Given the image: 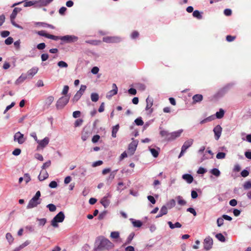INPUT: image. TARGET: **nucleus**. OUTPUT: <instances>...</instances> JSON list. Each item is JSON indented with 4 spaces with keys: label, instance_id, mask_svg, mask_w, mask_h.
I'll use <instances>...</instances> for the list:
<instances>
[{
    "label": "nucleus",
    "instance_id": "nucleus-54",
    "mask_svg": "<svg viewBox=\"0 0 251 251\" xmlns=\"http://www.w3.org/2000/svg\"><path fill=\"white\" fill-rule=\"evenodd\" d=\"M83 123V120L81 119H78L76 120V121L75 123V127H77L82 125Z\"/></svg>",
    "mask_w": 251,
    "mask_h": 251
},
{
    "label": "nucleus",
    "instance_id": "nucleus-5",
    "mask_svg": "<svg viewBox=\"0 0 251 251\" xmlns=\"http://www.w3.org/2000/svg\"><path fill=\"white\" fill-rule=\"evenodd\" d=\"M14 141L17 142L19 144H22L25 141V138L23 134L18 131L14 136Z\"/></svg>",
    "mask_w": 251,
    "mask_h": 251
},
{
    "label": "nucleus",
    "instance_id": "nucleus-1",
    "mask_svg": "<svg viewBox=\"0 0 251 251\" xmlns=\"http://www.w3.org/2000/svg\"><path fill=\"white\" fill-rule=\"evenodd\" d=\"M100 241L98 246L97 249L100 251L109 250L114 247V244L109 240L103 237L99 238Z\"/></svg>",
    "mask_w": 251,
    "mask_h": 251
},
{
    "label": "nucleus",
    "instance_id": "nucleus-52",
    "mask_svg": "<svg viewBox=\"0 0 251 251\" xmlns=\"http://www.w3.org/2000/svg\"><path fill=\"white\" fill-rule=\"evenodd\" d=\"M244 188L245 189H249L251 188V182L250 181H248L245 182L244 184Z\"/></svg>",
    "mask_w": 251,
    "mask_h": 251
},
{
    "label": "nucleus",
    "instance_id": "nucleus-53",
    "mask_svg": "<svg viewBox=\"0 0 251 251\" xmlns=\"http://www.w3.org/2000/svg\"><path fill=\"white\" fill-rule=\"evenodd\" d=\"M224 219L223 217L219 218L217 220V223L218 226H221L224 224Z\"/></svg>",
    "mask_w": 251,
    "mask_h": 251
},
{
    "label": "nucleus",
    "instance_id": "nucleus-36",
    "mask_svg": "<svg viewBox=\"0 0 251 251\" xmlns=\"http://www.w3.org/2000/svg\"><path fill=\"white\" fill-rule=\"evenodd\" d=\"M132 224L134 227H140L142 225V223L139 220H135L132 221Z\"/></svg>",
    "mask_w": 251,
    "mask_h": 251
},
{
    "label": "nucleus",
    "instance_id": "nucleus-55",
    "mask_svg": "<svg viewBox=\"0 0 251 251\" xmlns=\"http://www.w3.org/2000/svg\"><path fill=\"white\" fill-rule=\"evenodd\" d=\"M21 153V149L17 148V149H15L13 151L12 154L14 155H15V156H17V155H20Z\"/></svg>",
    "mask_w": 251,
    "mask_h": 251
},
{
    "label": "nucleus",
    "instance_id": "nucleus-31",
    "mask_svg": "<svg viewBox=\"0 0 251 251\" xmlns=\"http://www.w3.org/2000/svg\"><path fill=\"white\" fill-rule=\"evenodd\" d=\"M175 205H176V201L174 199L171 200L167 203V206L170 209L174 207L175 206Z\"/></svg>",
    "mask_w": 251,
    "mask_h": 251
},
{
    "label": "nucleus",
    "instance_id": "nucleus-14",
    "mask_svg": "<svg viewBox=\"0 0 251 251\" xmlns=\"http://www.w3.org/2000/svg\"><path fill=\"white\" fill-rule=\"evenodd\" d=\"M222 131V128L220 125L216 126L213 129V131L215 134V138L216 140H218L221 136Z\"/></svg>",
    "mask_w": 251,
    "mask_h": 251
},
{
    "label": "nucleus",
    "instance_id": "nucleus-15",
    "mask_svg": "<svg viewBox=\"0 0 251 251\" xmlns=\"http://www.w3.org/2000/svg\"><path fill=\"white\" fill-rule=\"evenodd\" d=\"M118 92V88L116 85V84L113 83L112 84V90L109 91L106 96L107 98H111L114 95H115L117 94Z\"/></svg>",
    "mask_w": 251,
    "mask_h": 251
},
{
    "label": "nucleus",
    "instance_id": "nucleus-16",
    "mask_svg": "<svg viewBox=\"0 0 251 251\" xmlns=\"http://www.w3.org/2000/svg\"><path fill=\"white\" fill-rule=\"evenodd\" d=\"M193 141V140L192 139L186 141L182 146L181 149L186 151L187 149L192 145Z\"/></svg>",
    "mask_w": 251,
    "mask_h": 251
},
{
    "label": "nucleus",
    "instance_id": "nucleus-47",
    "mask_svg": "<svg viewBox=\"0 0 251 251\" xmlns=\"http://www.w3.org/2000/svg\"><path fill=\"white\" fill-rule=\"evenodd\" d=\"M30 244V242L29 241H26L24 243H23L22 244H21V245H20L18 248V249H20V250H22V249L24 248L26 246H27V245H28L29 244Z\"/></svg>",
    "mask_w": 251,
    "mask_h": 251
},
{
    "label": "nucleus",
    "instance_id": "nucleus-49",
    "mask_svg": "<svg viewBox=\"0 0 251 251\" xmlns=\"http://www.w3.org/2000/svg\"><path fill=\"white\" fill-rule=\"evenodd\" d=\"M160 212L163 215H166L168 213V209H167V208L166 206H163L161 209H160Z\"/></svg>",
    "mask_w": 251,
    "mask_h": 251
},
{
    "label": "nucleus",
    "instance_id": "nucleus-8",
    "mask_svg": "<svg viewBox=\"0 0 251 251\" xmlns=\"http://www.w3.org/2000/svg\"><path fill=\"white\" fill-rule=\"evenodd\" d=\"M138 141L137 140H133L132 141L131 143H130L128 146V152L130 154V155H132L134 154L137 145H138Z\"/></svg>",
    "mask_w": 251,
    "mask_h": 251
},
{
    "label": "nucleus",
    "instance_id": "nucleus-45",
    "mask_svg": "<svg viewBox=\"0 0 251 251\" xmlns=\"http://www.w3.org/2000/svg\"><path fill=\"white\" fill-rule=\"evenodd\" d=\"M111 238L114 239H117L119 237V233L117 231H113L110 234Z\"/></svg>",
    "mask_w": 251,
    "mask_h": 251
},
{
    "label": "nucleus",
    "instance_id": "nucleus-24",
    "mask_svg": "<svg viewBox=\"0 0 251 251\" xmlns=\"http://www.w3.org/2000/svg\"><path fill=\"white\" fill-rule=\"evenodd\" d=\"M22 9L21 8L19 7H15L12 14L10 15V18H12V19H15L17 13L21 11Z\"/></svg>",
    "mask_w": 251,
    "mask_h": 251
},
{
    "label": "nucleus",
    "instance_id": "nucleus-23",
    "mask_svg": "<svg viewBox=\"0 0 251 251\" xmlns=\"http://www.w3.org/2000/svg\"><path fill=\"white\" fill-rule=\"evenodd\" d=\"M170 134L168 131L165 130H161L160 131V135L162 137H166V139L169 141V138H170Z\"/></svg>",
    "mask_w": 251,
    "mask_h": 251
},
{
    "label": "nucleus",
    "instance_id": "nucleus-34",
    "mask_svg": "<svg viewBox=\"0 0 251 251\" xmlns=\"http://www.w3.org/2000/svg\"><path fill=\"white\" fill-rule=\"evenodd\" d=\"M211 173L215 176H219L220 175V171L216 168L213 169L211 170Z\"/></svg>",
    "mask_w": 251,
    "mask_h": 251
},
{
    "label": "nucleus",
    "instance_id": "nucleus-46",
    "mask_svg": "<svg viewBox=\"0 0 251 251\" xmlns=\"http://www.w3.org/2000/svg\"><path fill=\"white\" fill-rule=\"evenodd\" d=\"M13 42V39L11 37H8L4 41L6 45H11Z\"/></svg>",
    "mask_w": 251,
    "mask_h": 251
},
{
    "label": "nucleus",
    "instance_id": "nucleus-44",
    "mask_svg": "<svg viewBox=\"0 0 251 251\" xmlns=\"http://www.w3.org/2000/svg\"><path fill=\"white\" fill-rule=\"evenodd\" d=\"M57 65L60 68H67L68 67L67 63L63 61H59Z\"/></svg>",
    "mask_w": 251,
    "mask_h": 251
},
{
    "label": "nucleus",
    "instance_id": "nucleus-22",
    "mask_svg": "<svg viewBox=\"0 0 251 251\" xmlns=\"http://www.w3.org/2000/svg\"><path fill=\"white\" fill-rule=\"evenodd\" d=\"M100 202L101 204L104 207H106L110 203V201L108 199V197H104L101 200Z\"/></svg>",
    "mask_w": 251,
    "mask_h": 251
},
{
    "label": "nucleus",
    "instance_id": "nucleus-17",
    "mask_svg": "<svg viewBox=\"0 0 251 251\" xmlns=\"http://www.w3.org/2000/svg\"><path fill=\"white\" fill-rule=\"evenodd\" d=\"M48 177L49 174L46 171H41L38 176V179L40 181H43Z\"/></svg>",
    "mask_w": 251,
    "mask_h": 251
},
{
    "label": "nucleus",
    "instance_id": "nucleus-48",
    "mask_svg": "<svg viewBox=\"0 0 251 251\" xmlns=\"http://www.w3.org/2000/svg\"><path fill=\"white\" fill-rule=\"evenodd\" d=\"M69 89V86L68 85H65L62 91V94L64 96H67L66 94L68 93Z\"/></svg>",
    "mask_w": 251,
    "mask_h": 251
},
{
    "label": "nucleus",
    "instance_id": "nucleus-25",
    "mask_svg": "<svg viewBox=\"0 0 251 251\" xmlns=\"http://www.w3.org/2000/svg\"><path fill=\"white\" fill-rule=\"evenodd\" d=\"M119 128V125H117L113 127L112 131V136L114 138L116 137V134Z\"/></svg>",
    "mask_w": 251,
    "mask_h": 251
},
{
    "label": "nucleus",
    "instance_id": "nucleus-35",
    "mask_svg": "<svg viewBox=\"0 0 251 251\" xmlns=\"http://www.w3.org/2000/svg\"><path fill=\"white\" fill-rule=\"evenodd\" d=\"M150 151L154 157H157L158 156V151L156 149L151 148L150 149Z\"/></svg>",
    "mask_w": 251,
    "mask_h": 251
},
{
    "label": "nucleus",
    "instance_id": "nucleus-2",
    "mask_svg": "<svg viewBox=\"0 0 251 251\" xmlns=\"http://www.w3.org/2000/svg\"><path fill=\"white\" fill-rule=\"evenodd\" d=\"M65 219L64 213L62 211L59 212L51 220V225L54 227L58 226L57 223L62 222Z\"/></svg>",
    "mask_w": 251,
    "mask_h": 251
},
{
    "label": "nucleus",
    "instance_id": "nucleus-27",
    "mask_svg": "<svg viewBox=\"0 0 251 251\" xmlns=\"http://www.w3.org/2000/svg\"><path fill=\"white\" fill-rule=\"evenodd\" d=\"M225 111L223 109H220L219 111L217 112L216 113V116L217 118L221 119L224 116Z\"/></svg>",
    "mask_w": 251,
    "mask_h": 251
},
{
    "label": "nucleus",
    "instance_id": "nucleus-30",
    "mask_svg": "<svg viewBox=\"0 0 251 251\" xmlns=\"http://www.w3.org/2000/svg\"><path fill=\"white\" fill-rule=\"evenodd\" d=\"M193 16L197 18L198 19H201L202 18V15L201 14L200 12L198 10H195L193 13Z\"/></svg>",
    "mask_w": 251,
    "mask_h": 251
},
{
    "label": "nucleus",
    "instance_id": "nucleus-3",
    "mask_svg": "<svg viewBox=\"0 0 251 251\" xmlns=\"http://www.w3.org/2000/svg\"><path fill=\"white\" fill-rule=\"evenodd\" d=\"M70 97L69 96H64L59 98L56 103L57 109L63 108L69 102Z\"/></svg>",
    "mask_w": 251,
    "mask_h": 251
},
{
    "label": "nucleus",
    "instance_id": "nucleus-19",
    "mask_svg": "<svg viewBox=\"0 0 251 251\" xmlns=\"http://www.w3.org/2000/svg\"><path fill=\"white\" fill-rule=\"evenodd\" d=\"M182 178L185 180L188 183H191L193 180V177L190 174H184L182 176Z\"/></svg>",
    "mask_w": 251,
    "mask_h": 251
},
{
    "label": "nucleus",
    "instance_id": "nucleus-4",
    "mask_svg": "<svg viewBox=\"0 0 251 251\" xmlns=\"http://www.w3.org/2000/svg\"><path fill=\"white\" fill-rule=\"evenodd\" d=\"M60 40L65 43H74L77 41L78 37L75 35H65L60 37Z\"/></svg>",
    "mask_w": 251,
    "mask_h": 251
},
{
    "label": "nucleus",
    "instance_id": "nucleus-43",
    "mask_svg": "<svg viewBox=\"0 0 251 251\" xmlns=\"http://www.w3.org/2000/svg\"><path fill=\"white\" fill-rule=\"evenodd\" d=\"M226 153L223 152H218L216 155V158L219 159H224L226 157Z\"/></svg>",
    "mask_w": 251,
    "mask_h": 251
},
{
    "label": "nucleus",
    "instance_id": "nucleus-9",
    "mask_svg": "<svg viewBox=\"0 0 251 251\" xmlns=\"http://www.w3.org/2000/svg\"><path fill=\"white\" fill-rule=\"evenodd\" d=\"M120 41V39L117 37L106 36L103 38V41L107 43H117Z\"/></svg>",
    "mask_w": 251,
    "mask_h": 251
},
{
    "label": "nucleus",
    "instance_id": "nucleus-33",
    "mask_svg": "<svg viewBox=\"0 0 251 251\" xmlns=\"http://www.w3.org/2000/svg\"><path fill=\"white\" fill-rule=\"evenodd\" d=\"M86 88L87 87L86 85H81L80 86V89L77 92V93L80 95L81 96H82L83 94L85 91L86 90Z\"/></svg>",
    "mask_w": 251,
    "mask_h": 251
},
{
    "label": "nucleus",
    "instance_id": "nucleus-10",
    "mask_svg": "<svg viewBox=\"0 0 251 251\" xmlns=\"http://www.w3.org/2000/svg\"><path fill=\"white\" fill-rule=\"evenodd\" d=\"M146 110L149 111V114H151L153 111V109L151 108L153 105V99L148 97L146 99Z\"/></svg>",
    "mask_w": 251,
    "mask_h": 251
},
{
    "label": "nucleus",
    "instance_id": "nucleus-20",
    "mask_svg": "<svg viewBox=\"0 0 251 251\" xmlns=\"http://www.w3.org/2000/svg\"><path fill=\"white\" fill-rule=\"evenodd\" d=\"M54 97L53 96H49L45 101V105L47 106V108L49 107V106L51 105L52 102L54 100Z\"/></svg>",
    "mask_w": 251,
    "mask_h": 251
},
{
    "label": "nucleus",
    "instance_id": "nucleus-21",
    "mask_svg": "<svg viewBox=\"0 0 251 251\" xmlns=\"http://www.w3.org/2000/svg\"><path fill=\"white\" fill-rule=\"evenodd\" d=\"M38 71V68L37 67H34L32 69H30L27 72V76L32 77L34 76L35 74H37V72Z\"/></svg>",
    "mask_w": 251,
    "mask_h": 251
},
{
    "label": "nucleus",
    "instance_id": "nucleus-41",
    "mask_svg": "<svg viewBox=\"0 0 251 251\" xmlns=\"http://www.w3.org/2000/svg\"><path fill=\"white\" fill-rule=\"evenodd\" d=\"M134 122L136 125L137 126H142L144 124V122L141 117L135 119Z\"/></svg>",
    "mask_w": 251,
    "mask_h": 251
},
{
    "label": "nucleus",
    "instance_id": "nucleus-57",
    "mask_svg": "<svg viewBox=\"0 0 251 251\" xmlns=\"http://www.w3.org/2000/svg\"><path fill=\"white\" fill-rule=\"evenodd\" d=\"M236 38L235 36H233L231 35H227L226 37V40L227 42H232L235 40Z\"/></svg>",
    "mask_w": 251,
    "mask_h": 251
},
{
    "label": "nucleus",
    "instance_id": "nucleus-32",
    "mask_svg": "<svg viewBox=\"0 0 251 251\" xmlns=\"http://www.w3.org/2000/svg\"><path fill=\"white\" fill-rule=\"evenodd\" d=\"M178 204L180 205H184L186 204V202L185 200L182 199V197L180 196L177 197Z\"/></svg>",
    "mask_w": 251,
    "mask_h": 251
},
{
    "label": "nucleus",
    "instance_id": "nucleus-29",
    "mask_svg": "<svg viewBox=\"0 0 251 251\" xmlns=\"http://www.w3.org/2000/svg\"><path fill=\"white\" fill-rule=\"evenodd\" d=\"M6 238L10 244H12L13 242L14 238L11 233H6Z\"/></svg>",
    "mask_w": 251,
    "mask_h": 251
},
{
    "label": "nucleus",
    "instance_id": "nucleus-56",
    "mask_svg": "<svg viewBox=\"0 0 251 251\" xmlns=\"http://www.w3.org/2000/svg\"><path fill=\"white\" fill-rule=\"evenodd\" d=\"M35 4V2L33 1H26L24 3L25 7L30 6Z\"/></svg>",
    "mask_w": 251,
    "mask_h": 251
},
{
    "label": "nucleus",
    "instance_id": "nucleus-50",
    "mask_svg": "<svg viewBox=\"0 0 251 251\" xmlns=\"http://www.w3.org/2000/svg\"><path fill=\"white\" fill-rule=\"evenodd\" d=\"M51 165V161L50 160L48 161L47 162L44 163L42 166V169L43 170L49 167Z\"/></svg>",
    "mask_w": 251,
    "mask_h": 251
},
{
    "label": "nucleus",
    "instance_id": "nucleus-40",
    "mask_svg": "<svg viewBox=\"0 0 251 251\" xmlns=\"http://www.w3.org/2000/svg\"><path fill=\"white\" fill-rule=\"evenodd\" d=\"M47 207L49 209V210L50 212H54L56 209V206L53 204H49L48 205H47Z\"/></svg>",
    "mask_w": 251,
    "mask_h": 251
},
{
    "label": "nucleus",
    "instance_id": "nucleus-64",
    "mask_svg": "<svg viewBox=\"0 0 251 251\" xmlns=\"http://www.w3.org/2000/svg\"><path fill=\"white\" fill-rule=\"evenodd\" d=\"M49 58V55L47 53H43L41 55V59L42 61H46Z\"/></svg>",
    "mask_w": 251,
    "mask_h": 251
},
{
    "label": "nucleus",
    "instance_id": "nucleus-51",
    "mask_svg": "<svg viewBox=\"0 0 251 251\" xmlns=\"http://www.w3.org/2000/svg\"><path fill=\"white\" fill-rule=\"evenodd\" d=\"M85 42L91 45H97L100 42V41L97 40H88L86 41Z\"/></svg>",
    "mask_w": 251,
    "mask_h": 251
},
{
    "label": "nucleus",
    "instance_id": "nucleus-61",
    "mask_svg": "<svg viewBox=\"0 0 251 251\" xmlns=\"http://www.w3.org/2000/svg\"><path fill=\"white\" fill-rule=\"evenodd\" d=\"M249 175V172L246 170H243L241 173V175L244 177L247 176Z\"/></svg>",
    "mask_w": 251,
    "mask_h": 251
},
{
    "label": "nucleus",
    "instance_id": "nucleus-12",
    "mask_svg": "<svg viewBox=\"0 0 251 251\" xmlns=\"http://www.w3.org/2000/svg\"><path fill=\"white\" fill-rule=\"evenodd\" d=\"M182 132V129H179L177 131L171 132L170 134V138H169V141H172L176 139V138L179 137L180 136Z\"/></svg>",
    "mask_w": 251,
    "mask_h": 251
},
{
    "label": "nucleus",
    "instance_id": "nucleus-39",
    "mask_svg": "<svg viewBox=\"0 0 251 251\" xmlns=\"http://www.w3.org/2000/svg\"><path fill=\"white\" fill-rule=\"evenodd\" d=\"M47 38H48L49 39H52V40H55V41H57L59 39L60 40V37L55 36V35L50 34H48L47 35Z\"/></svg>",
    "mask_w": 251,
    "mask_h": 251
},
{
    "label": "nucleus",
    "instance_id": "nucleus-26",
    "mask_svg": "<svg viewBox=\"0 0 251 251\" xmlns=\"http://www.w3.org/2000/svg\"><path fill=\"white\" fill-rule=\"evenodd\" d=\"M99 99V95L96 93H93L91 95V99L93 102H97Z\"/></svg>",
    "mask_w": 251,
    "mask_h": 251
},
{
    "label": "nucleus",
    "instance_id": "nucleus-6",
    "mask_svg": "<svg viewBox=\"0 0 251 251\" xmlns=\"http://www.w3.org/2000/svg\"><path fill=\"white\" fill-rule=\"evenodd\" d=\"M41 200H37L33 197L28 202L26 208L31 209L37 206L41 203Z\"/></svg>",
    "mask_w": 251,
    "mask_h": 251
},
{
    "label": "nucleus",
    "instance_id": "nucleus-38",
    "mask_svg": "<svg viewBox=\"0 0 251 251\" xmlns=\"http://www.w3.org/2000/svg\"><path fill=\"white\" fill-rule=\"evenodd\" d=\"M216 238L221 242H225L226 240L225 237L222 233H218L216 235Z\"/></svg>",
    "mask_w": 251,
    "mask_h": 251
},
{
    "label": "nucleus",
    "instance_id": "nucleus-28",
    "mask_svg": "<svg viewBox=\"0 0 251 251\" xmlns=\"http://www.w3.org/2000/svg\"><path fill=\"white\" fill-rule=\"evenodd\" d=\"M53 0H39V3L40 5L46 6Z\"/></svg>",
    "mask_w": 251,
    "mask_h": 251
},
{
    "label": "nucleus",
    "instance_id": "nucleus-11",
    "mask_svg": "<svg viewBox=\"0 0 251 251\" xmlns=\"http://www.w3.org/2000/svg\"><path fill=\"white\" fill-rule=\"evenodd\" d=\"M91 131L90 129L88 128H84L82 132L81 139L83 141H86L88 139L91 134Z\"/></svg>",
    "mask_w": 251,
    "mask_h": 251
},
{
    "label": "nucleus",
    "instance_id": "nucleus-60",
    "mask_svg": "<svg viewBox=\"0 0 251 251\" xmlns=\"http://www.w3.org/2000/svg\"><path fill=\"white\" fill-rule=\"evenodd\" d=\"M100 138V136L99 135H95L93 136L92 139V141L95 143L97 142Z\"/></svg>",
    "mask_w": 251,
    "mask_h": 251
},
{
    "label": "nucleus",
    "instance_id": "nucleus-7",
    "mask_svg": "<svg viewBox=\"0 0 251 251\" xmlns=\"http://www.w3.org/2000/svg\"><path fill=\"white\" fill-rule=\"evenodd\" d=\"M203 243L204 250L208 251L212 247L213 240L211 237H207L204 240Z\"/></svg>",
    "mask_w": 251,
    "mask_h": 251
},
{
    "label": "nucleus",
    "instance_id": "nucleus-13",
    "mask_svg": "<svg viewBox=\"0 0 251 251\" xmlns=\"http://www.w3.org/2000/svg\"><path fill=\"white\" fill-rule=\"evenodd\" d=\"M38 146L37 147V150L41 148H45L49 143V138L48 137H45L42 140L38 141Z\"/></svg>",
    "mask_w": 251,
    "mask_h": 251
},
{
    "label": "nucleus",
    "instance_id": "nucleus-42",
    "mask_svg": "<svg viewBox=\"0 0 251 251\" xmlns=\"http://www.w3.org/2000/svg\"><path fill=\"white\" fill-rule=\"evenodd\" d=\"M82 96L78 94L77 92L75 94V95L74 96L73 98L72 99V101L73 102H77L81 98Z\"/></svg>",
    "mask_w": 251,
    "mask_h": 251
},
{
    "label": "nucleus",
    "instance_id": "nucleus-37",
    "mask_svg": "<svg viewBox=\"0 0 251 251\" xmlns=\"http://www.w3.org/2000/svg\"><path fill=\"white\" fill-rule=\"evenodd\" d=\"M36 25H42V26H43L44 27H50L51 28H53V26L52 25L48 24H46V23H45L39 22V23H37L36 24Z\"/></svg>",
    "mask_w": 251,
    "mask_h": 251
},
{
    "label": "nucleus",
    "instance_id": "nucleus-63",
    "mask_svg": "<svg viewBox=\"0 0 251 251\" xmlns=\"http://www.w3.org/2000/svg\"><path fill=\"white\" fill-rule=\"evenodd\" d=\"M10 34V32L9 31H3L1 32V36L2 37H6L7 36H8Z\"/></svg>",
    "mask_w": 251,
    "mask_h": 251
},
{
    "label": "nucleus",
    "instance_id": "nucleus-62",
    "mask_svg": "<svg viewBox=\"0 0 251 251\" xmlns=\"http://www.w3.org/2000/svg\"><path fill=\"white\" fill-rule=\"evenodd\" d=\"M20 43H21V42H20V40L16 41L14 43V45L15 47L18 50H19L20 48Z\"/></svg>",
    "mask_w": 251,
    "mask_h": 251
},
{
    "label": "nucleus",
    "instance_id": "nucleus-58",
    "mask_svg": "<svg viewBox=\"0 0 251 251\" xmlns=\"http://www.w3.org/2000/svg\"><path fill=\"white\" fill-rule=\"evenodd\" d=\"M45 47L46 44L44 43H40L37 46V48L40 50L44 49Z\"/></svg>",
    "mask_w": 251,
    "mask_h": 251
},
{
    "label": "nucleus",
    "instance_id": "nucleus-18",
    "mask_svg": "<svg viewBox=\"0 0 251 251\" xmlns=\"http://www.w3.org/2000/svg\"><path fill=\"white\" fill-rule=\"evenodd\" d=\"M192 100L193 103L200 102L203 100V96L201 94H196L193 96Z\"/></svg>",
    "mask_w": 251,
    "mask_h": 251
},
{
    "label": "nucleus",
    "instance_id": "nucleus-59",
    "mask_svg": "<svg viewBox=\"0 0 251 251\" xmlns=\"http://www.w3.org/2000/svg\"><path fill=\"white\" fill-rule=\"evenodd\" d=\"M49 186L51 188H55L57 186V183L55 181H52L49 184Z\"/></svg>",
    "mask_w": 251,
    "mask_h": 251
}]
</instances>
